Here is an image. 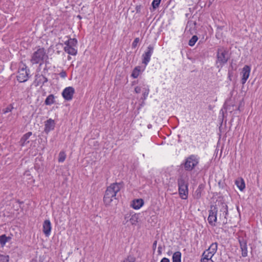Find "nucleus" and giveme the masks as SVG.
Returning a JSON list of instances; mask_svg holds the SVG:
<instances>
[{
    "label": "nucleus",
    "mask_w": 262,
    "mask_h": 262,
    "mask_svg": "<svg viewBox=\"0 0 262 262\" xmlns=\"http://www.w3.org/2000/svg\"><path fill=\"white\" fill-rule=\"evenodd\" d=\"M122 186V183H115L111 184L107 188L103 198V201L106 205H109L114 199H116V194Z\"/></svg>",
    "instance_id": "1"
},
{
    "label": "nucleus",
    "mask_w": 262,
    "mask_h": 262,
    "mask_svg": "<svg viewBox=\"0 0 262 262\" xmlns=\"http://www.w3.org/2000/svg\"><path fill=\"white\" fill-rule=\"evenodd\" d=\"M47 58L48 55L44 48H39L32 54L30 61L33 64H39L41 66Z\"/></svg>",
    "instance_id": "2"
},
{
    "label": "nucleus",
    "mask_w": 262,
    "mask_h": 262,
    "mask_svg": "<svg viewBox=\"0 0 262 262\" xmlns=\"http://www.w3.org/2000/svg\"><path fill=\"white\" fill-rule=\"evenodd\" d=\"M199 159L197 155H191L185 159L181 166H183L186 171H191L198 165Z\"/></svg>",
    "instance_id": "3"
},
{
    "label": "nucleus",
    "mask_w": 262,
    "mask_h": 262,
    "mask_svg": "<svg viewBox=\"0 0 262 262\" xmlns=\"http://www.w3.org/2000/svg\"><path fill=\"white\" fill-rule=\"evenodd\" d=\"M179 187V194L182 199L186 200L188 194V184L187 182L182 177H180L178 180Z\"/></svg>",
    "instance_id": "4"
},
{
    "label": "nucleus",
    "mask_w": 262,
    "mask_h": 262,
    "mask_svg": "<svg viewBox=\"0 0 262 262\" xmlns=\"http://www.w3.org/2000/svg\"><path fill=\"white\" fill-rule=\"evenodd\" d=\"M216 57V64L218 68H222L229 58L228 52L223 48L218 49Z\"/></svg>",
    "instance_id": "5"
},
{
    "label": "nucleus",
    "mask_w": 262,
    "mask_h": 262,
    "mask_svg": "<svg viewBox=\"0 0 262 262\" xmlns=\"http://www.w3.org/2000/svg\"><path fill=\"white\" fill-rule=\"evenodd\" d=\"M29 70H27V66L24 64L19 65L18 74L17 76V80L20 82L26 81L29 78Z\"/></svg>",
    "instance_id": "6"
},
{
    "label": "nucleus",
    "mask_w": 262,
    "mask_h": 262,
    "mask_svg": "<svg viewBox=\"0 0 262 262\" xmlns=\"http://www.w3.org/2000/svg\"><path fill=\"white\" fill-rule=\"evenodd\" d=\"M217 210L215 207L211 206L209 210V214L208 217V221L209 224L211 226H215L217 221Z\"/></svg>",
    "instance_id": "7"
},
{
    "label": "nucleus",
    "mask_w": 262,
    "mask_h": 262,
    "mask_svg": "<svg viewBox=\"0 0 262 262\" xmlns=\"http://www.w3.org/2000/svg\"><path fill=\"white\" fill-rule=\"evenodd\" d=\"M154 52V47L149 45L145 53L142 55V63L146 66L150 60V57Z\"/></svg>",
    "instance_id": "8"
},
{
    "label": "nucleus",
    "mask_w": 262,
    "mask_h": 262,
    "mask_svg": "<svg viewBox=\"0 0 262 262\" xmlns=\"http://www.w3.org/2000/svg\"><path fill=\"white\" fill-rule=\"evenodd\" d=\"M74 93V89L72 86H69L63 90L62 95L65 100L70 101L72 99Z\"/></svg>",
    "instance_id": "9"
},
{
    "label": "nucleus",
    "mask_w": 262,
    "mask_h": 262,
    "mask_svg": "<svg viewBox=\"0 0 262 262\" xmlns=\"http://www.w3.org/2000/svg\"><path fill=\"white\" fill-rule=\"evenodd\" d=\"M251 71V68L250 66L246 65L242 69V71L241 73L242 75L241 83L242 84H244L247 79H248Z\"/></svg>",
    "instance_id": "10"
},
{
    "label": "nucleus",
    "mask_w": 262,
    "mask_h": 262,
    "mask_svg": "<svg viewBox=\"0 0 262 262\" xmlns=\"http://www.w3.org/2000/svg\"><path fill=\"white\" fill-rule=\"evenodd\" d=\"M55 122L54 120L49 119L45 122V132L48 133L54 129Z\"/></svg>",
    "instance_id": "11"
},
{
    "label": "nucleus",
    "mask_w": 262,
    "mask_h": 262,
    "mask_svg": "<svg viewBox=\"0 0 262 262\" xmlns=\"http://www.w3.org/2000/svg\"><path fill=\"white\" fill-rule=\"evenodd\" d=\"M43 232L46 236H49L51 233V224L49 220H46L43 223Z\"/></svg>",
    "instance_id": "12"
},
{
    "label": "nucleus",
    "mask_w": 262,
    "mask_h": 262,
    "mask_svg": "<svg viewBox=\"0 0 262 262\" xmlns=\"http://www.w3.org/2000/svg\"><path fill=\"white\" fill-rule=\"evenodd\" d=\"M239 243L242 251V255L243 257H246L248 255L247 242L244 239H239Z\"/></svg>",
    "instance_id": "13"
},
{
    "label": "nucleus",
    "mask_w": 262,
    "mask_h": 262,
    "mask_svg": "<svg viewBox=\"0 0 262 262\" xmlns=\"http://www.w3.org/2000/svg\"><path fill=\"white\" fill-rule=\"evenodd\" d=\"M214 255H212L211 253L208 252L205 250L202 254V258L201 259V262H214L212 260V257Z\"/></svg>",
    "instance_id": "14"
},
{
    "label": "nucleus",
    "mask_w": 262,
    "mask_h": 262,
    "mask_svg": "<svg viewBox=\"0 0 262 262\" xmlns=\"http://www.w3.org/2000/svg\"><path fill=\"white\" fill-rule=\"evenodd\" d=\"M125 220H126V222L129 220L132 225H136L138 222V217L135 214L132 216L128 214H126L125 216Z\"/></svg>",
    "instance_id": "15"
},
{
    "label": "nucleus",
    "mask_w": 262,
    "mask_h": 262,
    "mask_svg": "<svg viewBox=\"0 0 262 262\" xmlns=\"http://www.w3.org/2000/svg\"><path fill=\"white\" fill-rule=\"evenodd\" d=\"M32 132H30L26 133L23 136L20 141V144L22 146L26 145L27 143L29 142V141H28V139L32 135Z\"/></svg>",
    "instance_id": "16"
},
{
    "label": "nucleus",
    "mask_w": 262,
    "mask_h": 262,
    "mask_svg": "<svg viewBox=\"0 0 262 262\" xmlns=\"http://www.w3.org/2000/svg\"><path fill=\"white\" fill-rule=\"evenodd\" d=\"M143 204L142 199H137L133 201L132 207L135 209H139L143 206Z\"/></svg>",
    "instance_id": "17"
},
{
    "label": "nucleus",
    "mask_w": 262,
    "mask_h": 262,
    "mask_svg": "<svg viewBox=\"0 0 262 262\" xmlns=\"http://www.w3.org/2000/svg\"><path fill=\"white\" fill-rule=\"evenodd\" d=\"M217 249V243L215 242L212 243L209 247L206 250L207 251H208V252L212 254V255H214L215 253L216 252Z\"/></svg>",
    "instance_id": "18"
},
{
    "label": "nucleus",
    "mask_w": 262,
    "mask_h": 262,
    "mask_svg": "<svg viewBox=\"0 0 262 262\" xmlns=\"http://www.w3.org/2000/svg\"><path fill=\"white\" fill-rule=\"evenodd\" d=\"M196 23L193 21H188L187 24L186 29H188L190 33L192 34L195 33Z\"/></svg>",
    "instance_id": "19"
},
{
    "label": "nucleus",
    "mask_w": 262,
    "mask_h": 262,
    "mask_svg": "<svg viewBox=\"0 0 262 262\" xmlns=\"http://www.w3.org/2000/svg\"><path fill=\"white\" fill-rule=\"evenodd\" d=\"M221 211L223 212L222 215L224 216V219L223 220V223L224 224H226L227 223L226 216L228 213L227 205H223L222 208L221 209Z\"/></svg>",
    "instance_id": "20"
},
{
    "label": "nucleus",
    "mask_w": 262,
    "mask_h": 262,
    "mask_svg": "<svg viewBox=\"0 0 262 262\" xmlns=\"http://www.w3.org/2000/svg\"><path fill=\"white\" fill-rule=\"evenodd\" d=\"M235 184L239 189L241 191L243 190L245 188V184L244 180L242 178H238L235 181Z\"/></svg>",
    "instance_id": "21"
},
{
    "label": "nucleus",
    "mask_w": 262,
    "mask_h": 262,
    "mask_svg": "<svg viewBox=\"0 0 262 262\" xmlns=\"http://www.w3.org/2000/svg\"><path fill=\"white\" fill-rule=\"evenodd\" d=\"M64 50L66 52L72 55H76L77 54V50L74 47L66 46L64 48Z\"/></svg>",
    "instance_id": "22"
},
{
    "label": "nucleus",
    "mask_w": 262,
    "mask_h": 262,
    "mask_svg": "<svg viewBox=\"0 0 262 262\" xmlns=\"http://www.w3.org/2000/svg\"><path fill=\"white\" fill-rule=\"evenodd\" d=\"M172 262H181V253L180 251H177L173 253Z\"/></svg>",
    "instance_id": "23"
},
{
    "label": "nucleus",
    "mask_w": 262,
    "mask_h": 262,
    "mask_svg": "<svg viewBox=\"0 0 262 262\" xmlns=\"http://www.w3.org/2000/svg\"><path fill=\"white\" fill-rule=\"evenodd\" d=\"M54 96L53 94L49 95L47 98L46 99L45 103L47 105H50L53 103H54Z\"/></svg>",
    "instance_id": "24"
},
{
    "label": "nucleus",
    "mask_w": 262,
    "mask_h": 262,
    "mask_svg": "<svg viewBox=\"0 0 262 262\" xmlns=\"http://www.w3.org/2000/svg\"><path fill=\"white\" fill-rule=\"evenodd\" d=\"M77 43V40L75 38L69 39L67 41H65L64 44L66 46H70L71 47H74L76 46Z\"/></svg>",
    "instance_id": "25"
},
{
    "label": "nucleus",
    "mask_w": 262,
    "mask_h": 262,
    "mask_svg": "<svg viewBox=\"0 0 262 262\" xmlns=\"http://www.w3.org/2000/svg\"><path fill=\"white\" fill-rule=\"evenodd\" d=\"M37 84L39 85L40 83L44 84L48 81V78L42 75H39L37 77Z\"/></svg>",
    "instance_id": "26"
},
{
    "label": "nucleus",
    "mask_w": 262,
    "mask_h": 262,
    "mask_svg": "<svg viewBox=\"0 0 262 262\" xmlns=\"http://www.w3.org/2000/svg\"><path fill=\"white\" fill-rule=\"evenodd\" d=\"M149 92V89L148 88V86L145 84H143L142 93H143V99L144 100L146 99L148 95Z\"/></svg>",
    "instance_id": "27"
},
{
    "label": "nucleus",
    "mask_w": 262,
    "mask_h": 262,
    "mask_svg": "<svg viewBox=\"0 0 262 262\" xmlns=\"http://www.w3.org/2000/svg\"><path fill=\"white\" fill-rule=\"evenodd\" d=\"M140 72H141L140 67H136L134 69V70L132 72V76L134 78H136L138 77Z\"/></svg>",
    "instance_id": "28"
},
{
    "label": "nucleus",
    "mask_w": 262,
    "mask_h": 262,
    "mask_svg": "<svg viewBox=\"0 0 262 262\" xmlns=\"http://www.w3.org/2000/svg\"><path fill=\"white\" fill-rule=\"evenodd\" d=\"M66 158V154L65 152L61 151L59 152L58 156V162H63Z\"/></svg>",
    "instance_id": "29"
},
{
    "label": "nucleus",
    "mask_w": 262,
    "mask_h": 262,
    "mask_svg": "<svg viewBox=\"0 0 262 262\" xmlns=\"http://www.w3.org/2000/svg\"><path fill=\"white\" fill-rule=\"evenodd\" d=\"M8 237L6 235L4 234L0 236V244L2 246H4L6 242H8Z\"/></svg>",
    "instance_id": "30"
},
{
    "label": "nucleus",
    "mask_w": 262,
    "mask_h": 262,
    "mask_svg": "<svg viewBox=\"0 0 262 262\" xmlns=\"http://www.w3.org/2000/svg\"><path fill=\"white\" fill-rule=\"evenodd\" d=\"M198 37L196 35H193L189 40L188 45L191 47L193 46L195 42H196V41L198 40Z\"/></svg>",
    "instance_id": "31"
},
{
    "label": "nucleus",
    "mask_w": 262,
    "mask_h": 262,
    "mask_svg": "<svg viewBox=\"0 0 262 262\" xmlns=\"http://www.w3.org/2000/svg\"><path fill=\"white\" fill-rule=\"evenodd\" d=\"M161 0H154L152 2V6L154 9H157L161 2Z\"/></svg>",
    "instance_id": "32"
},
{
    "label": "nucleus",
    "mask_w": 262,
    "mask_h": 262,
    "mask_svg": "<svg viewBox=\"0 0 262 262\" xmlns=\"http://www.w3.org/2000/svg\"><path fill=\"white\" fill-rule=\"evenodd\" d=\"M9 256L7 255H0V262H8Z\"/></svg>",
    "instance_id": "33"
},
{
    "label": "nucleus",
    "mask_w": 262,
    "mask_h": 262,
    "mask_svg": "<svg viewBox=\"0 0 262 262\" xmlns=\"http://www.w3.org/2000/svg\"><path fill=\"white\" fill-rule=\"evenodd\" d=\"M201 196V188H198L195 191L194 196L196 199H198L200 198Z\"/></svg>",
    "instance_id": "34"
},
{
    "label": "nucleus",
    "mask_w": 262,
    "mask_h": 262,
    "mask_svg": "<svg viewBox=\"0 0 262 262\" xmlns=\"http://www.w3.org/2000/svg\"><path fill=\"white\" fill-rule=\"evenodd\" d=\"M13 108V107L12 106V105H9L8 106H7L6 108H5V109H4L3 110V113L4 114H6V113H8L9 112H10L12 111Z\"/></svg>",
    "instance_id": "35"
},
{
    "label": "nucleus",
    "mask_w": 262,
    "mask_h": 262,
    "mask_svg": "<svg viewBox=\"0 0 262 262\" xmlns=\"http://www.w3.org/2000/svg\"><path fill=\"white\" fill-rule=\"evenodd\" d=\"M143 84H143L142 85L137 86L135 88V91L136 93L138 94L142 92Z\"/></svg>",
    "instance_id": "36"
},
{
    "label": "nucleus",
    "mask_w": 262,
    "mask_h": 262,
    "mask_svg": "<svg viewBox=\"0 0 262 262\" xmlns=\"http://www.w3.org/2000/svg\"><path fill=\"white\" fill-rule=\"evenodd\" d=\"M135 258L132 256H128L126 258H125L123 262H135Z\"/></svg>",
    "instance_id": "37"
},
{
    "label": "nucleus",
    "mask_w": 262,
    "mask_h": 262,
    "mask_svg": "<svg viewBox=\"0 0 262 262\" xmlns=\"http://www.w3.org/2000/svg\"><path fill=\"white\" fill-rule=\"evenodd\" d=\"M139 41H140V39H139V38H136L134 39V41H133V42L132 43V48H135L137 47V44L138 43Z\"/></svg>",
    "instance_id": "38"
},
{
    "label": "nucleus",
    "mask_w": 262,
    "mask_h": 262,
    "mask_svg": "<svg viewBox=\"0 0 262 262\" xmlns=\"http://www.w3.org/2000/svg\"><path fill=\"white\" fill-rule=\"evenodd\" d=\"M59 75L62 78H64L67 77V73L66 72V71H62L60 73H59Z\"/></svg>",
    "instance_id": "39"
},
{
    "label": "nucleus",
    "mask_w": 262,
    "mask_h": 262,
    "mask_svg": "<svg viewBox=\"0 0 262 262\" xmlns=\"http://www.w3.org/2000/svg\"><path fill=\"white\" fill-rule=\"evenodd\" d=\"M160 262H170L169 259L167 258H163Z\"/></svg>",
    "instance_id": "40"
},
{
    "label": "nucleus",
    "mask_w": 262,
    "mask_h": 262,
    "mask_svg": "<svg viewBox=\"0 0 262 262\" xmlns=\"http://www.w3.org/2000/svg\"><path fill=\"white\" fill-rule=\"evenodd\" d=\"M151 127V124H149V125H148V128H150Z\"/></svg>",
    "instance_id": "41"
},
{
    "label": "nucleus",
    "mask_w": 262,
    "mask_h": 262,
    "mask_svg": "<svg viewBox=\"0 0 262 262\" xmlns=\"http://www.w3.org/2000/svg\"><path fill=\"white\" fill-rule=\"evenodd\" d=\"M156 244H157V241H155L154 243V246H156Z\"/></svg>",
    "instance_id": "42"
},
{
    "label": "nucleus",
    "mask_w": 262,
    "mask_h": 262,
    "mask_svg": "<svg viewBox=\"0 0 262 262\" xmlns=\"http://www.w3.org/2000/svg\"><path fill=\"white\" fill-rule=\"evenodd\" d=\"M159 249H160V248L159 247ZM160 251H161V249H159L158 251L159 253H160Z\"/></svg>",
    "instance_id": "43"
},
{
    "label": "nucleus",
    "mask_w": 262,
    "mask_h": 262,
    "mask_svg": "<svg viewBox=\"0 0 262 262\" xmlns=\"http://www.w3.org/2000/svg\"><path fill=\"white\" fill-rule=\"evenodd\" d=\"M159 249H160V248L159 247ZM160 251H161V249H159L158 251L159 253H160Z\"/></svg>",
    "instance_id": "44"
}]
</instances>
